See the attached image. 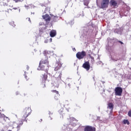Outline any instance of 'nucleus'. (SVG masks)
<instances>
[{
	"instance_id": "f257e3e1",
	"label": "nucleus",
	"mask_w": 131,
	"mask_h": 131,
	"mask_svg": "<svg viewBox=\"0 0 131 131\" xmlns=\"http://www.w3.org/2000/svg\"><path fill=\"white\" fill-rule=\"evenodd\" d=\"M49 65L48 58H42L39 62L37 70L39 71H49Z\"/></svg>"
},
{
	"instance_id": "f03ea898",
	"label": "nucleus",
	"mask_w": 131,
	"mask_h": 131,
	"mask_svg": "<svg viewBox=\"0 0 131 131\" xmlns=\"http://www.w3.org/2000/svg\"><path fill=\"white\" fill-rule=\"evenodd\" d=\"M61 77H62V71L57 72L54 75L52 83L55 88H59L60 83H61V80H62Z\"/></svg>"
},
{
	"instance_id": "7ed1b4c3",
	"label": "nucleus",
	"mask_w": 131,
	"mask_h": 131,
	"mask_svg": "<svg viewBox=\"0 0 131 131\" xmlns=\"http://www.w3.org/2000/svg\"><path fill=\"white\" fill-rule=\"evenodd\" d=\"M30 114H31V108L26 107L23 112V116L22 118L23 120L27 122V120H26V118H27V117H28Z\"/></svg>"
},
{
	"instance_id": "20e7f679",
	"label": "nucleus",
	"mask_w": 131,
	"mask_h": 131,
	"mask_svg": "<svg viewBox=\"0 0 131 131\" xmlns=\"http://www.w3.org/2000/svg\"><path fill=\"white\" fill-rule=\"evenodd\" d=\"M48 71H45V73L42 74L41 76V78H42V80L41 85L42 89H45V88H46V81H47V79H48Z\"/></svg>"
},
{
	"instance_id": "39448f33",
	"label": "nucleus",
	"mask_w": 131,
	"mask_h": 131,
	"mask_svg": "<svg viewBox=\"0 0 131 131\" xmlns=\"http://www.w3.org/2000/svg\"><path fill=\"white\" fill-rule=\"evenodd\" d=\"M109 6V0H102L100 2V9H107Z\"/></svg>"
},
{
	"instance_id": "423d86ee",
	"label": "nucleus",
	"mask_w": 131,
	"mask_h": 131,
	"mask_svg": "<svg viewBox=\"0 0 131 131\" xmlns=\"http://www.w3.org/2000/svg\"><path fill=\"white\" fill-rule=\"evenodd\" d=\"M86 56V52H85V51L78 52L76 54V57L78 60H81V59H83V58Z\"/></svg>"
},
{
	"instance_id": "0eeeda50",
	"label": "nucleus",
	"mask_w": 131,
	"mask_h": 131,
	"mask_svg": "<svg viewBox=\"0 0 131 131\" xmlns=\"http://www.w3.org/2000/svg\"><path fill=\"white\" fill-rule=\"evenodd\" d=\"M110 5L111 7H112L114 9H116V8H118L119 3L117 0H111L110 2Z\"/></svg>"
},
{
	"instance_id": "6e6552de",
	"label": "nucleus",
	"mask_w": 131,
	"mask_h": 131,
	"mask_svg": "<svg viewBox=\"0 0 131 131\" xmlns=\"http://www.w3.org/2000/svg\"><path fill=\"white\" fill-rule=\"evenodd\" d=\"M122 88L121 87H117L115 89V94L116 96H121L122 95Z\"/></svg>"
},
{
	"instance_id": "1a4fd4ad",
	"label": "nucleus",
	"mask_w": 131,
	"mask_h": 131,
	"mask_svg": "<svg viewBox=\"0 0 131 131\" xmlns=\"http://www.w3.org/2000/svg\"><path fill=\"white\" fill-rule=\"evenodd\" d=\"M82 67L85 69L86 71H89L91 69V65L90 64V61H85L82 66Z\"/></svg>"
},
{
	"instance_id": "9d476101",
	"label": "nucleus",
	"mask_w": 131,
	"mask_h": 131,
	"mask_svg": "<svg viewBox=\"0 0 131 131\" xmlns=\"http://www.w3.org/2000/svg\"><path fill=\"white\" fill-rule=\"evenodd\" d=\"M62 67V63L60 62H57L55 64V67L54 69L55 71H58V70H60Z\"/></svg>"
},
{
	"instance_id": "9b49d317",
	"label": "nucleus",
	"mask_w": 131,
	"mask_h": 131,
	"mask_svg": "<svg viewBox=\"0 0 131 131\" xmlns=\"http://www.w3.org/2000/svg\"><path fill=\"white\" fill-rule=\"evenodd\" d=\"M43 19L46 21V22H50L51 21V16L48 14L42 16Z\"/></svg>"
},
{
	"instance_id": "f8f14e48",
	"label": "nucleus",
	"mask_w": 131,
	"mask_h": 131,
	"mask_svg": "<svg viewBox=\"0 0 131 131\" xmlns=\"http://www.w3.org/2000/svg\"><path fill=\"white\" fill-rule=\"evenodd\" d=\"M84 131H96V128L91 126H86L84 129Z\"/></svg>"
},
{
	"instance_id": "ddd939ff",
	"label": "nucleus",
	"mask_w": 131,
	"mask_h": 131,
	"mask_svg": "<svg viewBox=\"0 0 131 131\" xmlns=\"http://www.w3.org/2000/svg\"><path fill=\"white\" fill-rule=\"evenodd\" d=\"M52 93H54L56 95L54 96L55 100H59V97H60V94H59V91H57V90H52Z\"/></svg>"
},
{
	"instance_id": "4468645a",
	"label": "nucleus",
	"mask_w": 131,
	"mask_h": 131,
	"mask_svg": "<svg viewBox=\"0 0 131 131\" xmlns=\"http://www.w3.org/2000/svg\"><path fill=\"white\" fill-rule=\"evenodd\" d=\"M119 59V54L115 53L114 55L113 56V60H114V61H118V60Z\"/></svg>"
},
{
	"instance_id": "2eb2a0df",
	"label": "nucleus",
	"mask_w": 131,
	"mask_h": 131,
	"mask_svg": "<svg viewBox=\"0 0 131 131\" xmlns=\"http://www.w3.org/2000/svg\"><path fill=\"white\" fill-rule=\"evenodd\" d=\"M107 108L110 109L111 111H113V108H114V105L112 102H110L107 104Z\"/></svg>"
},
{
	"instance_id": "dca6fc26",
	"label": "nucleus",
	"mask_w": 131,
	"mask_h": 131,
	"mask_svg": "<svg viewBox=\"0 0 131 131\" xmlns=\"http://www.w3.org/2000/svg\"><path fill=\"white\" fill-rule=\"evenodd\" d=\"M57 32H56V30H52L50 31V35L51 37H55V36L56 35Z\"/></svg>"
},
{
	"instance_id": "f3484780",
	"label": "nucleus",
	"mask_w": 131,
	"mask_h": 131,
	"mask_svg": "<svg viewBox=\"0 0 131 131\" xmlns=\"http://www.w3.org/2000/svg\"><path fill=\"white\" fill-rule=\"evenodd\" d=\"M124 124H127V125H129V121L127 119H124L122 121Z\"/></svg>"
},
{
	"instance_id": "a211bd4d",
	"label": "nucleus",
	"mask_w": 131,
	"mask_h": 131,
	"mask_svg": "<svg viewBox=\"0 0 131 131\" xmlns=\"http://www.w3.org/2000/svg\"><path fill=\"white\" fill-rule=\"evenodd\" d=\"M83 4L84 6H88L89 4H90V0H84Z\"/></svg>"
},
{
	"instance_id": "6ab92c4d",
	"label": "nucleus",
	"mask_w": 131,
	"mask_h": 131,
	"mask_svg": "<svg viewBox=\"0 0 131 131\" xmlns=\"http://www.w3.org/2000/svg\"><path fill=\"white\" fill-rule=\"evenodd\" d=\"M63 112H64V108H61L59 110V113L60 114H62L63 113Z\"/></svg>"
},
{
	"instance_id": "aec40b11",
	"label": "nucleus",
	"mask_w": 131,
	"mask_h": 131,
	"mask_svg": "<svg viewBox=\"0 0 131 131\" xmlns=\"http://www.w3.org/2000/svg\"><path fill=\"white\" fill-rule=\"evenodd\" d=\"M25 78L26 79V80H28L29 78L26 76V71H25Z\"/></svg>"
},
{
	"instance_id": "412c9836",
	"label": "nucleus",
	"mask_w": 131,
	"mask_h": 131,
	"mask_svg": "<svg viewBox=\"0 0 131 131\" xmlns=\"http://www.w3.org/2000/svg\"><path fill=\"white\" fill-rule=\"evenodd\" d=\"M25 70L26 71H28V70H29V66H26L25 68Z\"/></svg>"
},
{
	"instance_id": "4be33fe9",
	"label": "nucleus",
	"mask_w": 131,
	"mask_h": 131,
	"mask_svg": "<svg viewBox=\"0 0 131 131\" xmlns=\"http://www.w3.org/2000/svg\"><path fill=\"white\" fill-rule=\"evenodd\" d=\"M23 124V122L22 121H20L18 125L17 126H18V127H20V126H21V125H22Z\"/></svg>"
},
{
	"instance_id": "5701e85b",
	"label": "nucleus",
	"mask_w": 131,
	"mask_h": 131,
	"mask_svg": "<svg viewBox=\"0 0 131 131\" xmlns=\"http://www.w3.org/2000/svg\"><path fill=\"white\" fill-rule=\"evenodd\" d=\"M53 19L54 20V21L56 22V19H58V16H57V15L53 16Z\"/></svg>"
},
{
	"instance_id": "b1692460",
	"label": "nucleus",
	"mask_w": 131,
	"mask_h": 131,
	"mask_svg": "<svg viewBox=\"0 0 131 131\" xmlns=\"http://www.w3.org/2000/svg\"><path fill=\"white\" fill-rule=\"evenodd\" d=\"M2 117H5V115L0 112V118H2Z\"/></svg>"
},
{
	"instance_id": "393cba45",
	"label": "nucleus",
	"mask_w": 131,
	"mask_h": 131,
	"mask_svg": "<svg viewBox=\"0 0 131 131\" xmlns=\"http://www.w3.org/2000/svg\"><path fill=\"white\" fill-rule=\"evenodd\" d=\"M24 0H14L15 3H19L20 2H23Z\"/></svg>"
},
{
	"instance_id": "a878e982",
	"label": "nucleus",
	"mask_w": 131,
	"mask_h": 131,
	"mask_svg": "<svg viewBox=\"0 0 131 131\" xmlns=\"http://www.w3.org/2000/svg\"><path fill=\"white\" fill-rule=\"evenodd\" d=\"M128 115L129 117H131V111H129L128 113Z\"/></svg>"
},
{
	"instance_id": "bb28decb",
	"label": "nucleus",
	"mask_w": 131,
	"mask_h": 131,
	"mask_svg": "<svg viewBox=\"0 0 131 131\" xmlns=\"http://www.w3.org/2000/svg\"><path fill=\"white\" fill-rule=\"evenodd\" d=\"M15 95H16V96H18V95H20V93H19L18 92H16L15 93Z\"/></svg>"
},
{
	"instance_id": "cd10ccee",
	"label": "nucleus",
	"mask_w": 131,
	"mask_h": 131,
	"mask_svg": "<svg viewBox=\"0 0 131 131\" xmlns=\"http://www.w3.org/2000/svg\"><path fill=\"white\" fill-rule=\"evenodd\" d=\"M118 42H119L121 45H123V42L121 41H118Z\"/></svg>"
},
{
	"instance_id": "c85d7f7f",
	"label": "nucleus",
	"mask_w": 131,
	"mask_h": 131,
	"mask_svg": "<svg viewBox=\"0 0 131 131\" xmlns=\"http://www.w3.org/2000/svg\"><path fill=\"white\" fill-rule=\"evenodd\" d=\"M128 79H130L131 80V75H129L127 77Z\"/></svg>"
},
{
	"instance_id": "c756f323",
	"label": "nucleus",
	"mask_w": 131,
	"mask_h": 131,
	"mask_svg": "<svg viewBox=\"0 0 131 131\" xmlns=\"http://www.w3.org/2000/svg\"><path fill=\"white\" fill-rule=\"evenodd\" d=\"M98 2H99V0H96L97 6H99V3H98Z\"/></svg>"
},
{
	"instance_id": "7c9ffc66",
	"label": "nucleus",
	"mask_w": 131,
	"mask_h": 131,
	"mask_svg": "<svg viewBox=\"0 0 131 131\" xmlns=\"http://www.w3.org/2000/svg\"><path fill=\"white\" fill-rule=\"evenodd\" d=\"M49 115H53V113L49 112Z\"/></svg>"
},
{
	"instance_id": "2f4dec72",
	"label": "nucleus",
	"mask_w": 131,
	"mask_h": 131,
	"mask_svg": "<svg viewBox=\"0 0 131 131\" xmlns=\"http://www.w3.org/2000/svg\"><path fill=\"white\" fill-rule=\"evenodd\" d=\"M49 120H52L53 118H52V117H51V116H49Z\"/></svg>"
},
{
	"instance_id": "473e14b6",
	"label": "nucleus",
	"mask_w": 131,
	"mask_h": 131,
	"mask_svg": "<svg viewBox=\"0 0 131 131\" xmlns=\"http://www.w3.org/2000/svg\"><path fill=\"white\" fill-rule=\"evenodd\" d=\"M28 21H29L30 22H31V20H30V18H28Z\"/></svg>"
},
{
	"instance_id": "72a5a7b5",
	"label": "nucleus",
	"mask_w": 131,
	"mask_h": 131,
	"mask_svg": "<svg viewBox=\"0 0 131 131\" xmlns=\"http://www.w3.org/2000/svg\"><path fill=\"white\" fill-rule=\"evenodd\" d=\"M24 95V96L25 97V96H27V94H25V93Z\"/></svg>"
},
{
	"instance_id": "f704fd0d",
	"label": "nucleus",
	"mask_w": 131,
	"mask_h": 131,
	"mask_svg": "<svg viewBox=\"0 0 131 131\" xmlns=\"http://www.w3.org/2000/svg\"><path fill=\"white\" fill-rule=\"evenodd\" d=\"M29 85H32V83H30Z\"/></svg>"
},
{
	"instance_id": "c9c22d12",
	"label": "nucleus",
	"mask_w": 131,
	"mask_h": 131,
	"mask_svg": "<svg viewBox=\"0 0 131 131\" xmlns=\"http://www.w3.org/2000/svg\"><path fill=\"white\" fill-rule=\"evenodd\" d=\"M11 23V24H13V23H14V21H12Z\"/></svg>"
},
{
	"instance_id": "e433bc0d",
	"label": "nucleus",
	"mask_w": 131,
	"mask_h": 131,
	"mask_svg": "<svg viewBox=\"0 0 131 131\" xmlns=\"http://www.w3.org/2000/svg\"><path fill=\"white\" fill-rule=\"evenodd\" d=\"M89 57H91V54H89Z\"/></svg>"
},
{
	"instance_id": "4c0bfd02",
	"label": "nucleus",
	"mask_w": 131,
	"mask_h": 131,
	"mask_svg": "<svg viewBox=\"0 0 131 131\" xmlns=\"http://www.w3.org/2000/svg\"><path fill=\"white\" fill-rule=\"evenodd\" d=\"M41 121H42V119H40Z\"/></svg>"
},
{
	"instance_id": "58836bf2",
	"label": "nucleus",
	"mask_w": 131,
	"mask_h": 131,
	"mask_svg": "<svg viewBox=\"0 0 131 131\" xmlns=\"http://www.w3.org/2000/svg\"><path fill=\"white\" fill-rule=\"evenodd\" d=\"M74 50H75V51H76L75 48H74Z\"/></svg>"
},
{
	"instance_id": "ea45409f",
	"label": "nucleus",
	"mask_w": 131,
	"mask_h": 131,
	"mask_svg": "<svg viewBox=\"0 0 131 131\" xmlns=\"http://www.w3.org/2000/svg\"><path fill=\"white\" fill-rule=\"evenodd\" d=\"M74 50H75V51H76L75 48H74Z\"/></svg>"
}]
</instances>
